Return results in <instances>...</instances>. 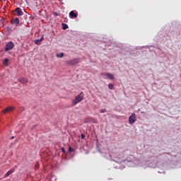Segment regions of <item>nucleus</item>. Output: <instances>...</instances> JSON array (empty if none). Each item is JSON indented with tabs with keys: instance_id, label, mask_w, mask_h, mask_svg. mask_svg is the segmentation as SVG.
Masks as SVG:
<instances>
[{
	"instance_id": "nucleus-22",
	"label": "nucleus",
	"mask_w": 181,
	"mask_h": 181,
	"mask_svg": "<svg viewBox=\"0 0 181 181\" xmlns=\"http://www.w3.org/2000/svg\"><path fill=\"white\" fill-rule=\"evenodd\" d=\"M81 139H84V138H86V136L84 134H81Z\"/></svg>"
},
{
	"instance_id": "nucleus-23",
	"label": "nucleus",
	"mask_w": 181,
	"mask_h": 181,
	"mask_svg": "<svg viewBox=\"0 0 181 181\" xmlns=\"http://www.w3.org/2000/svg\"><path fill=\"white\" fill-rule=\"evenodd\" d=\"M40 42H42V40H45V37H41V38L40 39Z\"/></svg>"
},
{
	"instance_id": "nucleus-4",
	"label": "nucleus",
	"mask_w": 181,
	"mask_h": 181,
	"mask_svg": "<svg viewBox=\"0 0 181 181\" xmlns=\"http://www.w3.org/2000/svg\"><path fill=\"white\" fill-rule=\"evenodd\" d=\"M136 122V115H135V113H132L129 117V123L130 124V125H132L135 124Z\"/></svg>"
},
{
	"instance_id": "nucleus-24",
	"label": "nucleus",
	"mask_w": 181,
	"mask_h": 181,
	"mask_svg": "<svg viewBox=\"0 0 181 181\" xmlns=\"http://www.w3.org/2000/svg\"><path fill=\"white\" fill-rule=\"evenodd\" d=\"M15 137L13 136L11 137V139H13Z\"/></svg>"
},
{
	"instance_id": "nucleus-15",
	"label": "nucleus",
	"mask_w": 181,
	"mask_h": 181,
	"mask_svg": "<svg viewBox=\"0 0 181 181\" xmlns=\"http://www.w3.org/2000/svg\"><path fill=\"white\" fill-rule=\"evenodd\" d=\"M108 88H110V90H114V84L109 83L108 84Z\"/></svg>"
},
{
	"instance_id": "nucleus-3",
	"label": "nucleus",
	"mask_w": 181,
	"mask_h": 181,
	"mask_svg": "<svg viewBox=\"0 0 181 181\" xmlns=\"http://www.w3.org/2000/svg\"><path fill=\"white\" fill-rule=\"evenodd\" d=\"M13 47H15V45L12 42V41H10L6 44L4 52H9V50H12Z\"/></svg>"
},
{
	"instance_id": "nucleus-7",
	"label": "nucleus",
	"mask_w": 181,
	"mask_h": 181,
	"mask_svg": "<svg viewBox=\"0 0 181 181\" xmlns=\"http://www.w3.org/2000/svg\"><path fill=\"white\" fill-rule=\"evenodd\" d=\"M77 16H78V14H77V13H75L73 11H70L69 18H71V19H76Z\"/></svg>"
},
{
	"instance_id": "nucleus-2",
	"label": "nucleus",
	"mask_w": 181,
	"mask_h": 181,
	"mask_svg": "<svg viewBox=\"0 0 181 181\" xmlns=\"http://www.w3.org/2000/svg\"><path fill=\"white\" fill-rule=\"evenodd\" d=\"M78 63H80V59L77 58L65 62L66 66H76V64H78Z\"/></svg>"
},
{
	"instance_id": "nucleus-18",
	"label": "nucleus",
	"mask_w": 181,
	"mask_h": 181,
	"mask_svg": "<svg viewBox=\"0 0 181 181\" xmlns=\"http://www.w3.org/2000/svg\"><path fill=\"white\" fill-rule=\"evenodd\" d=\"M53 15H54V16H60V13H57V12H54V13H53Z\"/></svg>"
},
{
	"instance_id": "nucleus-19",
	"label": "nucleus",
	"mask_w": 181,
	"mask_h": 181,
	"mask_svg": "<svg viewBox=\"0 0 181 181\" xmlns=\"http://www.w3.org/2000/svg\"><path fill=\"white\" fill-rule=\"evenodd\" d=\"M35 169H39V163H37L35 165Z\"/></svg>"
},
{
	"instance_id": "nucleus-14",
	"label": "nucleus",
	"mask_w": 181,
	"mask_h": 181,
	"mask_svg": "<svg viewBox=\"0 0 181 181\" xmlns=\"http://www.w3.org/2000/svg\"><path fill=\"white\" fill-rule=\"evenodd\" d=\"M9 62V59L8 58H6L4 60V62H3V64L4 66H8V63Z\"/></svg>"
},
{
	"instance_id": "nucleus-16",
	"label": "nucleus",
	"mask_w": 181,
	"mask_h": 181,
	"mask_svg": "<svg viewBox=\"0 0 181 181\" xmlns=\"http://www.w3.org/2000/svg\"><path fill=\"white\" fill-rule=\"evenodd\" d=\"M63 56H64V53H63V52H61L59 54H57V57L62 58V57H63Z\"/></svg>"
},
{
	"instance_id": "nucleus-5",
	"label": "nucleus",
	"mask_w": 181,
	"mask_h": 181,
	"mask_svg": "<svg viewBox=\"0 0 181 181\" xmlns=\"http://www.w3.org/2000/svg\"><path fill=\"white\" fill-rule=\"evenodd\" d=\"M85 122H93V124H97V120L94 117H87L85 119Z\"/></svg>"
},
{
	"instance_id": "nucleus-6",
	"label": "nucleus",
	"mask_w": 181,
	"mask_h": 181,
	"mask_svg": "<svg viewBox=\"0 0 181 181\" xmlns=\"http://www.w3.org/2000/svg\"><path fill=\"white\" fill-rule=\"evenodd\" d=\"M14 110H15L14 107L10 106V107L3 110L2 112H3V114H6L7 112H11Z\"/></svg>"
},
{
	"instance_id": "nucleus-13",
	"label": "nucleus",
	"mask_w": 181,
	"mask_h": 181,
	"mask_svg": "<svg viewBox=\"0 0 181 181\" xmlns=\"http://www.w3.org/2000/svg\"><path fill=\"white\" fill-rule=\"evenodd\" d=\"M62 29L64 30H66V29H69V25L66 23H62Z\"/></svg>"
},
{
	"instance_id": "nucleus-12",
	"label": "nucleus",
	"mask_w": 181,
	"mask_h": 181,
	"mask_svg": "<svg viewBox=\"0 0 181 181\" xmlns=\"http://www.w3.org/2000/svg\"><path fill=\"white\" fill-rule=\"evenodd\" d=\"M19 22H20L19 18H14V19L13 20L12 23H13V25H16V26H19Z\"/></svg>"
},
{
	"instance_id": "nucleus-9",
	"label": "nucleus",
	"mask_w": 181,
	"mask_h": 181,
	"mask_svg": "<svg viewBox=\"0 0 181 181\" xmlns=\"http://www.w3.org/2000/svg\"><path fill=\"white\" fill-rule=\"evenodd\" d=\"M19 83H21V84H28L29 83V81L26 78H21L18 79Z\"/></svg>"
},
{
	"instance_id": "nucleus-17",
	"label": "nucleus",
	"mask_w": 181,
	"mask_h": 181,
	"mask_svg": "<svg viewBox=\"0 0 181 181\" xmlns=\"http://www.w3.org/2000/svg\"><path fill=\"white\" fill-rule=\"evenodd\" d=\"M41 42L42 41L40 40H35V45H40Z\"/></svg>"
},
{
	"instance_id": "nucleus-8",
	"label": "nucleus",
	"mask_w": 181,
	"mask_h": 181,
	"mask_svg": "<svg viewBox=\"0 0 181 181\" xmlns=\"http://www.w3.org/2000/svg\"><path fill=\"white\" fill-rule=\"evenodd\" d=\"M15 12H16L18 16H23V11H22V8H17L15 9Z\"/></svg>"
},
{
	"instance_id": "nucleus-1",
	"label": "nucleus",
	"mask_w": 181,
	"mask_h": 181,
	"mask_svg": "<svg viewBox=\"0 0 181 181\" xmlns=\"http://www.w3.org/2000/svg\"><path fill=\"white\" fill-rule=\"evenodd\" d=\"M83 99L84 96L83 95V92H81L72 100L73 105H77V104H78V103H81Z\"/></svg>"
},
{
	"instance_id": "nucleus-10",
	"label": "nucleus",
	"mask_w": 181,
	"mask_h": 181,
	"mask_svg": "<svg viewBox=\"0 0 181 181\" xmlns=\"http://www.w3.org/2000/svg\"><path fill=\"white\" fill-rule=\"evenodd\" d=\"M13 172H15V169H11L10 170H8L4 175V178H6L8 176H11V175H12V173H13Z\"/></svg>"
},
{
	"instance_id": "nucleus-11",
	"label": "nucleus",
	"mask_w": 181,
	"mask_h": 181,
	"mask_svg": "<svg viewBox=\"0 0 181 181\" xmlns=\"http://www.w3.org/2000/svg\"><path fill=\"white\" fill-rule=\"evenodd\" d=\"M103 76H106L107 78H110V80H114L115 77L114 75L110 73H105L103 74Z\"/></svg>"
},
{
	"instance_id": "nucleus-21",
	"label": "nucleus",
	"mask_w": 181,
	"mask_h": 181,
	"mask_svg": "<svg viewBox=\"0 0 181 181\" xmlns=\"http://www.w3.org/2000/svg\"><path fill=\"white\" fill-rule=\"evenodd\" d=\"M69 152H74V150L71 147H69Z\"/></svg>"
},
{
	"instance_id": "nucleus-20",
	"label": "nucleus",
	"mask_w": 181,
	"mask_h": 181,
	"mask_svg": "<svg viewBox=\"0 0 181 181\" xmlns=\"http://www.w3.org/2000/svg\"><path fill=\"white\" fill-rule=\"evenodd\" d=\"M100 112L103 114V113H104V112H107V110H105V109H101L100 110Z\"/></svg>"
},
{
	"instance_id": "nucleus-25",
	"label": "nucleus",
	"mask_w": 181,
	"mask_h": 181,
	"mask_svg": "<svg viewBox=\"0 0 181 181\" xmlns=\"http://www.w3.org/2000/svg\"><path fill=\"white\" fill-rule=\"evenodd\" d=\"M62 152H64V148H62Z\"/></svg>"
}]
</instances>
